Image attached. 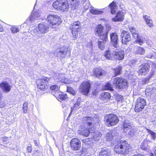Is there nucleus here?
Returning <instances> with one entry per match:
<instances>
[{"instance_id": "423d86ee", "label": "nucleus", "mask_w": 156, "mask_h": 156, "mask_svg": "<svg viewBox=\"0 0 156 156\" xmlns=\"http://www.w3.org/2000/svg\"><path fill=\"white\" fill-rule=\"evenodd\" d=\"M47 21L52 28H55L61 25L62 20L60 16L57 15H49L47 17Z\"/></svg>"}, {"instance_id": "412c9836", "label": "nucleus", "mask_w": 156, "mask_h": 156, "mask_svg": "<svg viewBox=\"0 0 156 156\" xmlns=\"http://www.w3.org/2000/svg\"><path fill=\"white\" fill-rule=\"evenodd\" d=\"M124 19V15L122 11H118L115 16L112 19V21L113 22H122Z\"/></svg>"}, {"instance_id": "9b49d317", "label": "nucleus", "mask_w": 156, "mask_h": 156, "mask_svg": "<svg viewBox=\"0 0 156 156\" xmlns=\"http://www.w3.org/2000/svg\"><path fill=\"white\" fill-rule=\"evenodd\" d=\"M146 105L145 99L140 97L138 98L136 100L134 109L135 111L138 112H141Z\"/></svg>"}, {"instance_id": "bb28decb", "label": "nucleus", "mask_w": 156, "mask_h": 156, "mask_svg": "<svg viewBox=\"0 0 156 156\" xmlns=\"http://www.w3.org/2000/svg\"><path fill=\"white\" fill-rule=\"evenodd\" d=\"M122 126V129L125 132H127L132 128L130 123L126 122H123Z\"/></svg>"}, {"instance_id": "bf43d9fd", "label": "nucleus", "mask_w": 156, "mask_h": 156, "mask_svg": "<svg viewBox=\"0 0 156 156\" xmlns=\"http://www.w3.org/2000/svg\"><path fill=\"white\" fill-rule=\"evenodd\" d=\"M154 154L155 156H156V149L155 151Z\"/></svg>"}, {"instance_id": "6ab92c4d", "label": "nucleus", "mask_w": 156, "mask_h": 156, "mask_svg": "<svg viewBox=\"0 0 156 156\" xmlns=\"http://www.w3.org/2000/svg\"><path fill=\"white\" fill-rule=\"evenodd\" d=\"M53 95L60 101L65 100L67 98V95L60 91H56Z\"/></svg>"}, {"instance_id": "58836bf2", "label": "nucleus", "mask_w": 156, "mask_h": 156, "mask_svg": "<svg viewBox=\"0 0 156 156\" xmlns=\"http://www.w3.org/2000/svg\"><path fill=\"white\" fill-rule=\"evenodd\" d=\"M3 96L2 94L0 91V108H2L4 107L5 106V103L3 101H1Z\"/></svg>"}, {"instance_id": "20e7f679", "label": "nucleus", "mask_w": 156, "mask_h": 156, "mask_svg": "<svg viewBox=\"0 0 156 156\" xmlns=\"http://www.w3.org/2000/svg\"><path fill=\"white\" fill-rule=\"evenodd\" d=\"M69 29L71 30L73 40L77 39L79 36L80 37L82 35L81 31V23L79 21L74 22L71 24Z\"/></svg>"}, {"instance_id": "a878e982", "label": "nucleus", "mask_w": 156, "mask_h": 156, "mask_svg": "<svg viewBox=\"0 0 156 156\" xmlns=\"http://www.w3.org/2000/svg\"><path fill=\"white\" fill-rule=\"evenodd\" d=\"M122 67L119 65L117 67H115L112 69L114 72V76L115 77L121 75L122 72Z\"/></svg>"}, {"instance_id": "4c0bfd02", "label": "nucleus", "mask_w": 156, "mask_h": 156, "mask_svg": "<svg viewBox=\"0 0 156 156\" xmlns=\"http://www.w3.org/2000/svg\"><path fill=\"white\" fill-rule=\"evenodd\" d=\"M28 103L27 102H24L23 105V113H26L27 112Z\"/></svg>"}, {"instance_id": "f257e3e1", "label": "nucleus", "mask_w": 156, "mask_h": 156, "mask_svg": "<svg viewBox=\"0 0 156 156\" xmlns=\"http://www.w3.org/2000/svg\"><path fill=\"white\" fill-rule=\"evenodd\" d=\"M114 149L118 154L126 155L132 151V147L126 141L121 140L115 145Z\"/></svg>"}, {"instance_id": "39448f33", "label": "nucleus", "mask_w": 156, "mask_h": 156, "mask_svg": "<svg viewBox=\"0 0 156 156\" xmlns=\"http://www.w3.org/2000/svg\"><path fill=\"white\" fill-rule=\"evenodd\" d=\"M119 121L118 116L113 113H109L104 116V121L105 124L108 127L116 125Z\"/></svg>"}, {"instance_id": "aec40b11", "label": "nucleus", "mask_w": 156, "mask_h": 156, "mask_svg": "<svg viewBox=\"0 0 156 156\" xmlns=\"http://www.w3.org/2000/svg\"><path fill=\"white\" fill-rule=\"evenodd\" d=\"M0 88L4 92L8 93L11 91L12 86L8 82L4 81L0 83Z\"/></svg>"}, {"instance_id": "393cba45", "label": "nucleus", "mask_w": 156, "mask_h": 156, "mask_svg": "<svg viewBox=\"0 0 156 156\" xmlns=\"http://www.w3.org/2000/svg\"><path fill=\"white\" fill-rule=\"evenodd\" d=\"M143 18L146 24L149 27H151L154 26V23L153 20L150 19V17L146 15H144Z\"/></svg>"}, {"instance_id": "cd10ccee", "label": "nucleus", "mask_w": 156, "mask_h": 156, "mask_svg": "<svg viewBox=\"0 0 156 156\" xmlns=\"http://www.w3.org/2000/svg\"><path fill=\"white\" fill-rule=\"evenodd\" d=\"M101 40V41H98V45L99 48L101 50H103L105 48V43L108 40V37H107V39L105 40L100 39Z\"/></svg>"}, {"instance_id": "72a5a7b5", "label": "nucleus", "mask_w": 156, "mask_h": 156, "mask_svg": "<svg viewBox=\"0 0 156 156\" xmlns=\"http://www.w3.org/2000/svg\"><path fill=\"white\" fill-rule=\"evenodd\" d=\"M110 152L106 150H102L100 153V156H110Z\"/></svg>"}, {"instance_id": "473e14b6", "label": "nucleus", "mask_w": 156, "mask_h": 156, "mask_svg": "<svg viewBox=\"0 0 156 156\" xmlns=\"http://www.w3.org/2000/svg\"><path fill=\"white\" fill-rule=\"evenodd\" d=\"M79 98H78L76 101V102L75 104H74L73 107H71V112L73 111V110L74 109H77L79 108L78 107L80 105V100H79Z\"/></svg>"}, {"instance_id": "6e6d98bb", "label": "nucleus", "mask_w": 156, "mask_h": 156, "mask_svg": "<svg viewBox=\"0 0 156 156\" xmlns=\"http://www.w3.org/2000/svg\"><path fill=\"white\" fill-rule=\"evenodd\" d=\"M62 105V108H64L66 107L67 106V104L66 103H63Z\"/></svg>"}, {"instance_id": "e2e57ef3", "label": "nucleus", "mask_w": 156, "mask_h": 156, "mask_svg": "<svg viewBox=\"0 0 156 156\" xmlns=\"http://www.w3.org/2000/svg\"><path fill=\"white\" fill-rule=\"evenodd\" d=\"M59 54H58V55H58Z\"/></svg>"}, {"instance_id": "a18cd8bd", "label": "nucleus", "mask_w": 156, "mask_h": 156, "mask_svg": "<svg viewBox=\"0 0 156 156\" xmlns=\"http://www.w3.org/2000/svg\"><path fill=\"white\" fill-rule=\"evenodd\" d=\"M132 34L133 38L135 39H137L139 37V35L137 31L134 33H133Z\"/></svg>"}, {"instance_id": "09e8293b", "label": "nucleus", "mask_w": 156, "mask_h": 156, "mask_svg": "<svg viewBox=\"0 0 156 156\" xmlns=\"http://www.w3.org/2000/svg\"><path fill=\"white\" fill-rule=\"evenodd\" d=\"M136 42L139 43L140 45H142L143 43V42L142 40L140 39L137 38L136 40Z\"/></svg>"}, {"instance_id": "3c124183", "label": "nucleus", "mask_w": 156, "mask_h": 156, "mask_svg": "<svg viewBox=\"0 0 156 156\" xmlns=\"http://www.w3.org/2000/svg\"><path fill=\"white\" fill-rule=\"evenodd\" d=\"M27 151L28 153H30L32 151V147L31 146H28L27 147Z\"/></svg>"}, {"instance_id": "b1692460", "label": "nucleus", "mask_w": 156, "mask_h": 156, "mask_svg": "<svg viewBox=\"0 0 156 156\" xmlns=\"http://www.w3.org/2000/svg\"><path fill=\"white\" fill-rule=\"evenodd\" d=\"M111 96L110 94L108 92H104L102 93L100 95V99L101 100L105 102H107L111 98Z\"/></svg>"}, {"instance_id": "f3484780", "label": "nucleus", "mask_w": 156, "mask_h": 156, "mask_svg": "<svg viewBox=\"0 0 156 156\" xmlns=\"http://www.w3.org/2000/svg\"><path fill=\"white\" fill-rule=\"evenodd\" d=\"M150 66L147 64L141 65L138 70V74L141 75L145 76L150 71Z\"/></svg>"}, {"instance_id": "2eb2a0df", "label": "nucleus", "mask_w": 156, "mask_h": 156, "mask_svg": "<svg viewBox=\"0 0 156 156\" xmlns=\"http://www.w3.org/2000/svg\"><path fill=\"white\" fill-rule=\"evenodd\" d=\"M106 73L105 71L100 67H95L93 70V76L97 78H99L101 76H105Z\"/></svg>"}, {"instance_id": "f704fd0d", "label": "nucleus", "mask_w": 156, "mask_h": 156, "mask_svg": "<svg viewBox=\"0 0 156 156\" xmlns=\"http://www.w3.org/2000/svg\"><path fill=\"white\" fill-rule=\"evenodd\" d=\"M90 12L93 15H99L102 14L103 13L102 11L93 9H91L90 11Z\"/></svg>"}, {"instance_id": "49530a36", "label": "nucleus", "mask_w": 156, "mask_h": 156, "mask_svg": "<svg viewBox=\"0 0 156 156\" xmlns=\"http://www.w3.org/2000/svg\"><path fill=\"white\" fill-rule=\"evenodd\" d=\"M113 138V136L111 133H108L106 136V139L108 140H111Z\"/></svg>"}, {"instance_id": "052dcab7", "label": "nucleus", "mask_w": 156, "mask_h": 156, "mask_svg": "<svg viewBox=\"0 0 156 156\" xmlns=\"http://www.w3.org/2000/svg\"><path fill=\"white\" fill-rule=\"evenodd\" d=\"M35 151L36 152H37V153H39V152H38V151L37 150H36Z\"/></svg>"}, {"instance_id": "5fc2aeb1", "label": "nucleus", "mask_w": 156, "mask_h": 156, "mask_svg": "<svg viewBox=\"0 0 156 156\" xmlns=\"http://www.w3.org/2000/svg\"><path fill=\"white\" fill-rule=\"evenodd\" d=\"M4 31V28L3 26L0 24V32H2Z\"/></svg>"}, {"instance_id": "79ce46f5", "label": "nucleus", "mask_w": 156, "mask_h": 156, "mask_svg": "<svg viewBox=\"0 0 156 156\" xmlns=\"http://www.w3.org/2000/svg\"><path fill=\"white\" fill-rule=\"evenodd\" d=\"M147 131L148 132L151 134V135L152 136L154 140L156 137V133L153 131H152L148 129H147Z\"/></svg>"}, {"instance_id": "680f3d73", "label": "nucleus", "mask_w": 156, "mask_h": 156, "mask_svg": "<svg viewBox=\"0 0 156 156\" xmlns=\"http://www.w3.org/2000/svg\"><path fill=\"white\" fill-rule=\"evenodd\" d=\"M154 156V155H152V156Z\"/></svg>"}, {"instance_id": "4be33fe9", "label": "nucleus", "mask_w": 156, "mask_h": 156, "mask_svg": "<svg viewBox=\"0 0 156 156\" xmlns=\"http://www.w3.org/2000/svg\"><path fill=\"white\" fill-rule=\"evenodd\" d=\"M124 52L122 50L114 52V58L116 60H122L124 58Z\"/></svg>"}, {"instance_id": "4468645a", "label": "nucleus", "mask_w": 156, "mask_h": 156, "mask_svg": "<svg viewBox=\"0 0 156 156\" xmlns=\"http://www.w3.org/2000/svg\"><path fill=\"white\" fill-rule=\"evenodd\" d=\"M110 38L111 43L116 48L119 46V36L115 32H113L110 34Z\"/></svg>"}, {"instance_id": "f03ea898", "label": "nucleus", "mask_w": 156, "mask_h": 156, "mask_svg": "<svg viewBox=\"0 0 156 156\" xmlns=\"http://www.w3.org/2000/svg\"><path fill=\"white\" fill-rule=\"evenodd\" d=\"M93 119V118L89 116L83 117L82 118L83 125L80 126L81 129L80 133L83 136L87 137L89 135L90 128H88V127L92 125Z\"/></svg>"}, {"instance_id": "c756f323", "label": "nucleus", "mask_w": 156, "mask_h": 156, "mask_svg": "<svg viewBox=\"0 0 156 156\" xmlns=\"http://www.w3.org/2000/svg\"><path fill=\"white\" fill-rule=\"evenodd\" d=\"M103 88L104 90H109L111 91L114 90L113 86L109 82H107L103 86Z\"/></svg>"}, {"instance_id": "ddd939ff", "label": "nucleus", "mask_w": 156, "mask_h": 156, "mask_svg": "<svg viewBox=\"0 0 156 156\" xmlns=\"http://www.w3.org/2000/svg\"><path fill=\"white\" fill-rule=\"evenodd\" d=\"M70 147L73 151H78L81 147L80 141L76 138L72 139L70 141Z\"/></svg>"}, {"instance_id": "a19ab883", "label": "nucleus", "mask_w": 156, "mask_h": 156, "mask_svg": "<svg viewBox=\"0 0 156 156\" xmlns=\"http://www.w3.org/2000/svg\"><path fill=\"white\" fill-rule=\"evenodd\" d=\"M12 32L13 33H16L19 31V28L16 26H12L11 28Z\"/></svg>"}, {"instance_id": "a211bd4d", "label": "nucleus", "mask_w": 156, "mask_h": 156, "mask_svg": "<svg viewBox=\"0 0 156 156\" xmlns=\"http://www.w3.org/2000/svg\"><path fill=\"white\" fill-rule=\"evenodd\" d=\"M48 26L43 23H40L38 25L37 32L39 34H44L48 31Z\"/></svg>"}, {"instance_id": "7c9ffc66", "label": "nucleus", "mask_w": 156, "mask_h": 156, "mask_svg": "<svg viewBox=\"0 0 156 156\" xmlns=\"http://www.w3.org/2000/svg\"><path fill=\"white\" fill-rule=\"evenodd\" d=\"M104 56L107 59L112 60L114 57V54H112L110 50H107L105 51Z\"/></svg>"}, {"instance_id": "6e6552de", "label": "nucleus", "mask_w": 156, "mask_h": 156, "mask_svg": "<svg viewBox=\"0 0 156 156\" xmlns=\"http://www.w3.org/2000/svg\"><path fill=\"white\" fill-rule=\"evenodd\" d=\"M91 89V84L90 81L87 80L81 83L79 88V90L83 95L87 96Z\"/></svg>"}, {"instance_id": "c03bdc74", "label": "nucleus", "mask_w": 156, "mask_h": 156, "mask_svg": "<svg viewBox=\"0 0 156 156\" xmlns=\"http://www.w3.org/2000/svg\"><path fill=\"white\" fill-rule=\"evenodd\" d=\"M98 90L97 89H95L92 91V94L93 96H96L98 95Z\"/></svg>"}, {"instance_id": "5701e85b", "label": "nucleus", "mask_w": 156, "mask_h": 156, "mask_svg": "<svg viewBox=\"0 0 156 156\" xmlns=\"http://www.w3.org/2000/svg\"><path fill=\"white\" fill-rule=\"evenodd\" d=\"M108 6L110 8V12L111 14L112 15L115 14L118 9L116 3L114 1H113L109 4Z\"/></svg>"}, {"instance_id": "9d476101", "label": "nucleus", "mask_w": 156, "mask_h": 156, "mask_svg": "<svg viewBox=\"0 0 156 156\" xmlns=\"http://www.w3.org/2000/svg\"><path fill=\"white\" fill-rule=\"evenodd\" d=\"M96 35L99 37L100 39L105 40L108 37V32L106 31L104 26L100 24L98 25L94 29Z\"/></svg>"}, {"instance_id": "f8f14e48", "label": "nucleus", "mask_w": 156, "mask_h": 156, "mask_svg": "<svg viewBox=\"0 0 156 156\" xmlns=\"http://www.w3.org/2000/svg\"><path fill=\"white\" fill-rule=\"evenodd\" d=\"M121 42L123 45H127L131 40V36L129 33L127 31L123 30L120 35Z\"/></svg>"}, {"instance_id": "864d4df0", "label": "nucleus", "mask_w": 156, "mask_h": 156, "mask_svg": "<svg viewBox=\"0 0 156 156\" xmlns=\"http://www.w3.org/2000/svg\"><path fill=\"white\" fill-rule=\"evenodd\" d=\"M34 142L35 146H38L40 142L39 140H34Z\"/></svg>"}, {"instance_id": "c9c22d12", "label": "nucleus", "mask_w": 156, "mask_h": 156, "mask_svg": "<svg viewBox=\"0 0 156 156\" xmlns=\"http://www.w3.org/2000/svg\"><path fill=\"white\" fill-rule=\"evenodd\" d=\"M67 91L73 95H75L76 94V91L72 87H67Z\"/></svg>"}, {"instance_id": "603ef678", "label": "nucleus", "mask_w": 156, "mask_h": 156, "mask_svg": "<svg viewBox=\"0 0 156 156\" xmlns=\"http://www.w3.org/2000/svg\"><path fill=\"white\" fill-rule=\"evenodd\" d=\"M130 131L129 133V135H134V133L135 132V130L134 129L131 128Z\"/></svg>"}, {"instance_id": "ea45409f", "label": "nucleus", "mask_w": 156, "mask_h": 156, "mask_svg": "<svg viewBox=\"0 0 156 156\" xmlns=\"http://www.w3.org/2000/svg\"><path fill=\"white\" fill-rule=\"evenodd\" d=\"M147 92L148 95L150 96H151L152 95L155 94V91L154 89H147Z\"/></svg>"}, {"instance_id": "4d7b16f0", "label": "nucleus", "mask_w": 156, "mask_h": 156, "mask_svg": "<svg viewBox=\"0 0 156 156\" xmlns=\"http://www.w3.org/2000/svg\"><path fill=\"white\" fill-rule=\"evenodd\" d=\"M72 2H74L75 3H78L79 2V0H71Z\"/></svg>"}, {"instance_id": "0eeeda50", "label": "nucleus", "mask_w": 156, "mask_h": 156, "mask_svg": "<svg viewBox=\"0 0 156 156\" xmlns=\"http://www.w3.org/2000/svg\"><path fill=\"white\" fill-rule=\"evenodd\" d=\"M52 6L55 9L63 12L68 11L69 8L67 0H57L53 2Z\"/></svg>"}, {"instance_id": "1a4fd4ad", "label": "nucleus", "mask_w": 156, "mask_h": 156, "mask_svg": "<svg viewBox=\"0 0 156 156\" xmlns=\"http://www.w3.org/2000/svg\"><path fill=\"white\" fill-rule=\"evenodd\" d=\"M113 85L116 88L119 89L126 88L128 85L126 80L121 77H117L113 79Z\"/></svg>"}, {"instance_id": "de8ad7c7", "label": "nucleus", "mask_w": 156, "mask_h": 156, "mask_svg": "<svg viewBox=\"0 0 156 156\" xmlns=\"http://www.w3.org/2000/svg\"><path fill=\"white\" fill-rule=\"evenodd\" d=\"M129 30L131 32L132 34L136 31L135 28L133 27H131L130 28H129Z\"/></svg>"}, {"instance_id": "37998d69", "label": "nucleus", "mask_w": 156, "mask_h": 156, "mask_svg": "<svg viewBox=\"0 0 156 156\" xmlns=\"http://www.w3.org/2000/svg\"><path fill=\"white\" fill-rule=\"evenodd\" d=\"M2 142L4 144H7L9 142L8 138L5 136L3 137L2 138Z\"/></svg>"}, {"instance_id": "dca6fc26", "label": "nucleus", "mask_w": 156, "mask_h": 156, "mask_svg": "<svg viewBox=\"0 0 156 156\" xmlns=\"http://www.w3.org/2000/svg\"><path fill=\"white\" fill-rule=\"evenodd\" d=\"M57 49L58 50V54H59L60 57L62 58L65 57L67 53L70 55V51L66 46H63L58 48Z\"/></svg>"}, {"instance_id": "c85d7f7f", "label": "nucleus", "mask_w": 156, "mask_h": 156, "mask_svg": "<svg viewBox=\"0 0 156 156\" xmlns=\"http://www.w3.org/2000/svg\"><path fill=\"white\" fill-rule=\"evenodd\" d=\"M155 74L154 71L151 72L150 75L148 77H146L142 80V83L143 84L147 83L149 82L150 79L152 76Z\"/></svg>"}, {"instance_id": "e433bc0d", "label": "nucleus", "mask_w": 156, "mask_h": 156, "mask_svg": "<svg viewBox=\"0 0 156 156\" xmlns=\"http://www.w3.org/2000/svg\"><path fill=\"white\" fill-rule=\"evenodd\" d=\"M49 87L50 90L51 91H57L59 89V87L56 84H54L51 85Z\"/></svg>"}, {"instance_id": "7ed1b4c3", "label": "nucleus", "mask_w": 156, "mask_h": 156, "mask_svg": "<svg viewBox=\"0 0 156 156\" xmlns=\"http://www.w3.org/2000/svg\"><path fill=\"white\" fill-rule=\"evenodd\" d=\"M51 77L43 76L41 78L36 80V83L37 88L42 91H45L49 90V82Z\"/></svg>"}, {"instance_id": "13d9d810", "label": "nucleus", "mask_w": 156, "mask_h": 156, "mask_svg": "<svg viewBox=\"0 0 156 156\" xmlns=\"http://www.w3.org/2000/svg\"><path fill=\"white\" fill-rule=\"evenodd\" d=\"M132 156H144L143 155L140 154H134Z\"/></svg>"}, {"instance_id": "8fccbe9b", "label": "nucleus", "mask_w": 156, "mask_h": 156, "mask_svg": "<svg viewBox=\"0 0 156 156\" xmlns=\"http://www.w3.org/2000/svg\"><path fill=\"white\" fill-rule=\"evenodd\" d=\"M90 139L89 138H87L85 139H83L82 140V142L83 143H84L85 144H86L87 142L90 141Z\"/></svg>"}, {"instance_id": "2f4dec72", "label": "nucleus", "mask_w": 156, "mask_h": 156, "mask_svg": "<svg viewBox=\"0 0 156 156\" xmlns=\"http://www.w3.org/2000/svg\"><path fill=\"white\" fill-rule=\"evenodd\" d=\"M136 52L137 54L143 55L145 53V50L142 47H138L137 48Z\"/></svg>"}]
</instances>
